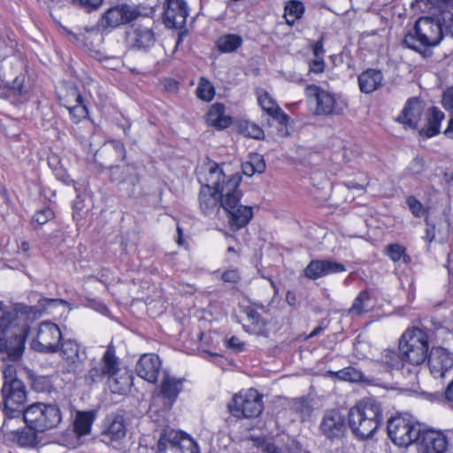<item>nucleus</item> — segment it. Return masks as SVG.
<instances>
[{"label": "nucleus", "instance_id": "1", "mask_svg": "<svg viewBox=\"0 0 453 453\" xmlns=\"http://www.w3.org/2000/svg\"><path fill=\"white\" fill-rule=\"evenodd\" d=\"M16 46L11 32L0 24V60L12 55ZM25 63L18 58L0 64V98L13 105L27 103L32 96V87L22 73Z\"/></svg>", "mask_w": 453, "mask_h": 453}, {"label": "nucleus", "instance_id": "2", "mask_svg": "<svg viewBox=\"0 0 453 453\" xmlns=\"http://www.w3.org/2000/svg\"><path fill=\"white\" fill-rule=\"evenodd\" d=\"M234 173H226L221 165L209 163L202 166L197 173L201 188L198 196L201 213L210 219L215 218L223 208L225 188L234 180Z\"/></svg>", "mask_w": 453, "mask_h": 453}, {"label": "nucleus", "instance_id": "3", "mask_svg": "<svg viewBox=\"0 0 453 453\" xmlns=\"http://www.w3.org/2000/svg\"><path fill=\"white\" fill-rule=\"evenodd\" d=\"M448 34L453 35V13L441 10L436 17H420L414 34L406 35L403 42L408 48L425 56L429 48L437 46Z\"/></svg>", "mask_w": 453, "mask_h": 453}, {"label": "nucleus", "instance_id": "4", "mask_svg": "<svg viewBox=\"0 0 453 453\" xmlns=\"http://www.w3.org/2000/svg\"><path fill=\"white\" fill-rule=\"evenodd\" d=\"M27 328L19 326L18 311H8L0 317V354L6 360L19 361L25 349Z\"/></svg>", "mask_w": 453, "mask_h": 453}, {"label": "nucleus", "instance_id": "5", "mask_svg": "<svg viewBox=\"0 0 453 453\" xmlns=\"http://www.w3.org/2000/svg\"><path fill=\"white\" fill-rule=\"evenodd\" d=\"M382 423L380 404L373 398H365L349 412V425L353 434L360 439L373 435Z\"/></svg>", "mask_w": 453, "mask_h": 453}, {"label": "nucleus", "instance_id": "6", "mask_svg": "<svg viewBox=\"0 0 453 453\" xmlns=\"http://www.w3.org/2000/svg\"><path fill=\"white\" fill-rule=\"evenodd\" d=\"M429 333L426 328L412 326L407 328L399 339L398 349L408 365L414 367L417 376L419 367L425 363L429 351Z\"/></svg>", "mask_w": 453, "mask_h": 453}, {"label": "nucleus", "instance_id": "7", "mask_svg": "<svg viewBox=\"0 0 453 453\" xmlns=\"http://www.w3.org/2000/svg\"><path fill=\"white\" fill-rule=\"evenodd\" d=\"M242 176L234 173V180L228 183V186L223 189L225 191L223 198V211L228 219V226L232 231H238L245 227L253 218V209L251 206L241 204L242 192L240 189Z\"/></svg>", "mask_w": 453, "mask_h": 453}, {"label": "nucleus", "instance_id": "8", "mask_svg": "<svg viewBox=\"0 0 453 453\" xmlns=\"http://www.w3.org/2000/svg\"><path fill=\"white\" fill-rule=\"evenodd\" d=\"M23 419L30 430L43 433L58 426L62 411L58 404L35 403L23 411Z\"/></svg>", "mask_w": 453, "mask_h": 453}, {"label": "nucleus", "instance_id": "9", "mask_svg": "<svg viewBox=\"0 0 453 453\" xmlns=\"http://www.w3.org/2000/svg\"><path fill=\"white\" fill-rule=\"evenodd\" d=\"M120 365L119 358L116 356V349L113 344H109L101 359L96 358L90 360L89 367L84 374V381L86 385L92 386L94 384L108 379L110 376L115 375L118 367Z\"/></svg>", "mask_w": 453, "mask_h": 453}, {"label": "nucleus", "instance_id": "10", "mask_svg": "<svg viewBox=\"0 0 453 453\" xmlns=\"http://www.w3.org/2000/svg\"><path fill=\"white\" fill-rule=\"evenodd\" d=\"M388 434L392 441L400 447H407L418 439L420 425L411 418L396 416L388 421Z\"/></svg>", "mask_w": 453, "mask_h": 453}, {"label": "nucleus", "instance_id": "11", "mask_svg": "<svg viewBox=\"0 0 453 453\" xmlns=\"http://www.w3.org/2000/svg\"><path fill=\"white\" fill-rule=\"evenodd\" d=\"M31 348L42 353H55L58 350L62 340V332L58 326L50 321L41 322L35 329Z\"/></svg>", "mask_w": 453, "mask_h": 453}, {"label": "nucleus", "instance_id": "12", "mask_svg": "<svg viewBox=\"0 0 453 453\" xmlns=\"http://www.w3.org/2000/svg\"><path fill=\"white\" fill-rule=\"evenodd\" d=\"M305 96L315 102V114L319 116L340 115L345 109V104L334 94L317 85H308Z\"/></svg>", "mask_w": 453, "mask_h": 453}, {"label": "nucleus", "instance_id": "13", "mask_svg": "<svg viewBox=\"0 0 453 453\" xmlns=\"http://www.w3.org/2000/svg\"><path fill=\"white\" fill-rule=\"evenodd\" d=\"M229 411L237 418H255L259 416L264 409L262 396L255 389L235 395L228 404Z\"/></svg>", "mask_w": 453, "mask_h": 453}, {"label": "nucleus", "instance_id": "14", "mask_svg": "<svg viewBox=\"0 0 453 453\" xmlns=\"http://www.w3.org/2000/svg\"><path fill=\"white\" fill-rule=\"evenodd\" d=\"M1 393L5 414L10 418L23 414L22 407L27 401V391L21 380L4 381Z\"/></svg>", "mask_w": 453, "mask_h": 453}, {"label": "nucleus", "instance_id": "15", "mask_svg": "<svg viewBox=\"0 0 453 453\" xmlns=\"http://www.w3.org/2000/svg\"><path fill=\"white\" fill-rule=\"evenodd\" d=\"M139 16L136 8L128 4H119L109 8L98 21V27L103 30H111L121 25L134 20Z\"/></svg>", "mask_w": 453, "mask_h": 453}, {"label": "nucleus", "instance_id": "16", "mask_svg": "<svg viewBox=\"0 0 453 453\" xmlns=\"http://www.w3.org/2000/svg\"><path fill=\"white\" fill-rule=\"evenodd\" d=\"M60 356L66 372L73 374L81 373L82 364L88 357L86 348L73 340L63 342Z\"/></svg>", "mask_w": 453, "mask_h": 453}, {"label": "nucleus", "instance_id": "17", "mask_svg": "<svg viewBox=\"0 0 453 453\" xmlns=\"http://www.w3.org/2000/svg\"><path fill=\"white\" fill-rule=\"evenodd\" d=\"M126 42L129 49L148 51L156 43V35L150 27L135 24L126 33Z\"/></svg>", "mask_w": 453, "mask_h": 453}, {"label": "nucleus", "instance_id": "18", "mask_svg": "<svg viewBox=\"0 0 453 453\" xmlns=\"http://www.w3.org/2000/svg\"><path fill=\"white\" fill-rule=\"evenodd\" d=\"M416 443L419 453H445L448 449L447 437L434 429H421Z\"/></svg>", "mask_w": 453, "mask_h": 453}, {"label": "nucleus", "instance_id": "19", "mask_svg": "<svg viewBox=\"0 0 453 453\" xmlns=\"http://www.w3.org/2000/svg\"><path fill=\"white\" fill-rule=\"evenodd\" d=\"M426 359L435 379L443 378L453 368V353L443 347H433Z\"/></svg>", "mask_w": 453, "mask_h": 453}, {"label": "nucleus", "instance_id": "20", "mask_svg": "<svg viewBox=\"0 0 453 453\" xmlns=\"http://www.w3.org/2000/svg\"><path fill=\"white\" fill-rule=\"evenodd\" d=\"M167 444L178 448L182 453H200L199 448L194 440L174 430L165 431L161 434L157 443V452H164Z\"/></svg>", "mask_w": 453, "mask_h": 453}, {"label": "nucleus", "instance_id": "21", "mask_svg": "<svg viewBox=\"0 0 453 453\" xmlns=\"http://www.w3.org/2000/svg\"><path fill=\"white\" fill-rule=\"evenodd\" d=\"M319 427L326 437L329 439L340 438L346 431L345 417L339 410H329L325 412Z\"/></svg>", "mask_w": 453, "mask_h": 453}, {"label": "nucleus", "instance_id": "22", "mask_svg": "<svg viewBox=\"0 0 453 453\" xmlns=\"http://www.w3.org/2000/svg\"><path fill=\"white\" fill-rule=\"evenodd\" d=\"M188 6L184 0H167L164 23L169 28L181 29L187 20Z\"/></svg>", "mask_w": 453, "mask_h": 453}, {"label": "nucleus", "instance_id": "23", "mask_svg": "<svg viewBox=\"0 0 453 453\" xmlns=\"http://www.w3.org/2000/svg\"><path fill=\"white\" fill-rule=\"evenodd\" d=\"M343 264L334 260L315 259L311 260L304 269V275L308 279L317 280L332 273L345 272Z\"/></svg>", "mask_w": 453, "mask_h": 453}, {"label": "nucleus", "instance_id": "24", "mask_svg": "<svg viewBox=\"0 0 453 453\" xmlns=\"http://www.w3.org/2000/svg\"><path fill=\"white\" fill-rule=\"evenodd\" d=\"M161 369V361L153 353L143 354L135 365L137 375L150 383H155Z\"/></svg>", "mask_w": 453, "mask_h": 453}, {"label": "nucleus", "instance_id": "25", "mask_svg": "<svg viewBox=\"0 0 453 453\" xmlns=\"http://www.w3.org/2000/svg\"><path fill=\"white\" fill-rule=\"evenodd\" d=\"M126 433L125 418L122 414L114 413L106 418L105 427L103 433L104 439L117 441L125 437Z\"/></svg>", "mask_w": 453, "mask_h": 453}, {"label": "nucleus", "instance_id": "26", "mask_svg": "<svg viewBox=\"0 0 453 453\" xmlns=\"http://www.w3.org/2000/svg\"><path fill=\"white\" fill-rule=\"evenodd\" d=\"M133 379L131 372L121 368L119 365L116 374L110 376L107 379V383L112 393L124 395L129 391L133 385Z\"/></svg>", "mask_w": 453, "mask_h": 453}, {"label": "nucleus", "instance_id": "27", "mask_svg": "<svg viewBox=\"0 0 453 453\" xmlns=\"http://www.w3.org/2000/svg\"><path fill=\"white\" fill-rule=\"evenodd\" d=\"M358 86L363 93L370 94L381 87L383 74L376 69H367L361 73L357 78Z\"/></svg>", "mask_w": 453, "mask_h": 453}, {"label": "nucleus", "instance_id": "28", "mask_svg": "<svg viewBox=\"0 0 453 453\" xmlns=\"http://www.w3.org/2000/svg\"><path fill=\"white\" fill-rule=\"evenodd\" d=\"M110 179L119 184L127 183L132 187L139 181L134 167L129 165L111 166Z\"/></svg>", "mask_w": 453, "mask_h": 453}, {"label": "nucleus", "instance_id": "29", "mask_svg": "<svg viewBox=\"0 0 453 453\" xmlns=\"http://www.w3.org/2000/svg\"><path fill=\"white\" fill-rule=\"evenodd\" d=\"M183 379H177L169 374H165L161 385L160 394L163 398L173 403L183 389Z\"/></svg>", "mask_w": 453, "mask_h": 453}, {"label": "nucleus", "instance_id": "30", "mask_svg": "<svg viewBox=\"0 0 453 453\" xmlns=\"http://www.w3.org/2000/svg\"><path fill=\"white\" fill-rule=\"evenodd\" d=\"M421 116V106L419 102L414 98L409 99L401 115L397 119L399 122L411 127L417 128Z\"/></svg>", "mask_w": 453, "mask_h": 453}, {"label": "nucleus", "instance_id": "31", "mask_svg": "<svg viewBox=\"0 0 453 453\" xmlns=\"http://www.w3.org/2000/svg\"><path fill=\"white\" fill-rule=\"evenodd\" d=\"M258 103L262 109L280 124L288 122V115L280 108L269 93L264 91L258 95Z\"/></svg>", "mask_w": 453, "mask_h": 453}, {"label": "nucleus", "instance_id": "32", "mask_svg": "<svg viewBox=\"0 0 453 453\" xmlns=\"http://www.w3.org/2000/svg\"><path fill=\"white\" fill-rule=\"evenodd\" d=\"M207 122L210 126L220 130L231 124V118L225 115V106L216 103L211 106L207 113Z\"/></svg>", "mask_w": 453, "mask_h": 453}, {"label": "nucleus", "instance_id": "33", "mask_svg": "<svg viewBox=\"0 0 453 453\" xmlns=\"http://www.w3.org/2000/svg\"><path fill=\"white\" fill-rule=\"evenodd\" d=\"M70 96H72L74 101V104H68L67 110L73 122L78 123L82 119H85L87 117L88 109L87 106L84 104L83 98L77 88H72L70 89Z\"/></svg>", "mask_w": 453, "mask_h": 453}, {"label": "nucleus", "instance_id": "34", "mask_svg": "<svg viewBox=\"0 0 453 453\" xmlns=\"http://www.w3.org/2000/svg\"><path fill=\"white\" fill-rule=\"evenodd\" d=\"M376 363L384 365L388 371L403 370L407 364L400 352L392 349L384 350L380 359L377 360Z\"/></svg>", "mask_w": 453, "mask_h": 453}, {"label": "nucleus", "instance_id": "35", "mask_svg": "<svg viewBox=\"0 0 453 453\" xmlns=\"http://www.w3.org/2000/svg\"><path fill=\"white\" fill-rule=\"evenodd\" d=\"M444 119V113L437 107L431 108L428 118L426 128L421 130L426 137H433L440 133V126L441 120Z\"/></svg>", "mask_w": 453, "mask_h": 453}, {"label": "nucleus", "instance_id": "36", "mask_svg": "<svg viewBox=\"0 0 453 453\" xmlns=\"http://www.w3.org/2000/svg\"><path fill=\"white\" fill-rule=\"evenodd\" d=\"M94 419L92 411H78L73 421L75 434L78 436L88 434Z\"/></svg>", "mask_w": 453, "mask_h": 453}, {"label": "nucleus", "instance_id": "37", "mask_svg": "<svg viewBox=\"0 0 453 453\" xmlns=\"http://www.w3.org/2000/svg\"><path fill=\"white\" fill-rule=\"evenodd\" d=\"M334 374L340 380L350 381V382H362L365 384H372L374 380L370 377H366L360 370L349 366L342 369Z\"/></svg>", "mask_w": 453, "mask_h": 453}, {"label": "nucleus", "instance_id": "38", "mask_svg": "<svg viewBox=\"0 0 453 453\" xmlns=\"http://www.w3.org/2000/svg\"><path fill=\"white\" fill-rule=\"evenodd\" d=\"M304 10V5L301 1L291 0L288 2L284 8V18L287 24L293 26L296 20L303 17Z\"/></svg>", "mask_w": 453, "mask_h": 453}, {"label": "nucleus", "instance_id": "39", "mask_svg": "<svg viewBox=\"0 0 453 453\" xmlns=\"http://www.w3.org/2000/svg\"><path fill=\"white\" fill-rule=\"evenodd\" d=\"M242 38L234 34L222 35L217 42V47L219 51L230 53L235 51L242 44Z\"/></svg>", "mask_w": 453, "mask_h": 453}, {"label": "nucleus", "instance_id": "40", "mask_svg": "<svg viewBox=\"0 0 453 453\" xmlns=\"http://www.w3.org/2000/svg\"><path fill=\"white\" fill-rule=\"evenodd\" d=\"M370 295L367 291H361L355 298L350 309L349 313L360 315L370 310L369 307Z\"/></svg>", "mask_w": 453, "mask_h": 453}, {"label": "nucleus", "instance_id": "41", "mask_svg": "<svg viewBox=\"0 0 453 453\" xmlns=\"http://www.w3.org/2000/svg\"><path fill=\"white\" fill-rule=\"evenodd\" d=\"M442 104L446 110L450 111L453 114V87L449 88L443 93ZM444 134L449 138H453V117L449 120Z\"/></svg>", "mask_w": 453, "mask_h": 453}, {"label": "nucleus", "instance_id": "42", "mask_svg": "<svg viewBox=\"0 0 453 453\" xmlns=\"http://www.w3.org/2000/svg\"><path fill=\"white\" fill-rule=\"evenodd\" d=\"M196 93L198 98L206 102L212 100L215 94L212 84L204 77L200 78Z\"/></svg>", "mask_w": 453, "mask_h": 453}, {"label": "nucleus", "instance_id": "43", "mask_svg": "<svg viewBox=\"0 0 453 453\" xmlns=\"http://www.w3.org/2000/svg\"><path fill=\"white\" fill-rule=\"evenodd\" d=\"M245 313L249 321L254 326L251 331L253 333H259L263 330L265 326V320L261 318L260 314L256 309V305L249 306L245 309Z\"/></svg>", "mask_w": 453, "mask_h": 453}, {"label": "nucleus", "instance_id": "44", "mask_svg": "<svg viewBox=\"0 0 453 453\" xmlns=\"http://www.w3.org/2000/svg\"><path fill=\"white\" fill-rule=\"evenodd\" d=\"M425 170L426 165L424 159L420 157H416L406 168L405 173L410 176H419Z\"/></svg>", "mask_w": 453, "mask_h": 453}, {"label": "nucleus", "instance_id": "45", "mask_svg": "<svg viewBox=\"0 0 453 453\" xmlns=\"http://www.w3.org/2000/svg\"><path fill=\"white\" fill-rule=\"evenodd\" d=\"M406 203L414 217L420 218L426 215V208L415 196H408L406 199Z\"/></svg>", "mask_w": 453, "mask_h": 453}, {"label": "nucleus", "instance_id": "46", "mask_svg": "<svg viewBox=\"0 0 453 453\" xmlns=\"http://www.w3.org/2000/svg\"><path fill=\"white\" fill-rule=\"evenodd\" d=\"M54 218V212L50 207H44L35 211L33 216V222L39 226L46 224Z\"/></svg>", "mask_w": 453, "mask_h": 453}, {"label": "nucleus", "instance_id": "47", "mask_svg": "<svg viewBox=\"0 0 453 453\" xmlns=\"http://www.w3.org/2000/svg\"><path fill=\"white\" fill-rule=\"evenodd\" d=\"M405 248L397 243L389 244L387 247V255L394 262H397L401 260V258H405Z\"/></svg>", "mask_w": 453, "mask_h": 453}, {"label": "nucleus", "instance_id": "48", "mask_svg": "<svg viewBox=\"0 0 453 453\" xmlns=\"http://www.w3.org/2000/svg\"><path fill=\"white\" fill-rule=\"evenodd\" d=\"M104 151H113L118 160H123L126 157V150L124 144L119 141H111L104 147Z\"/></svg>", "mask_w": 453, "mask_h": 453}, {"label": "nucleus", "instance_id": "49", "mask_svg": "<svg viewBox=\"0 0 453 453\" xmlns=\"http://www.w3.org/2000/svg\"><path fill=\"white\" fill-rule=\"evenodd\" d=\"M294 409L297 413H300L303 419L309 417L312 412V407L311 403L304 398L297 400L294 403Z\"/></svg>", "mask_w": 453, "mask_h": 453}, {"label": "nucleus", "instance_id": "50", "mask_svg": "<svg viewBox=\"0 0 453 453\" xmlns=\"http://www.w3.org/2000/svg\"><path fill=\"white\" fill-rule=\"evenodd\" d=\"M73 4L84 9L87 12L97 10L104 0H72Z\"/></svg>", "mask_w": 453, "mask_h": 453}, {"label": "nucleus", "instance_id": "51", "mask_svg": "<svg viewBox=\"0 0 453 453\" xmlns=\"http://www.w3.org/2000/svg\"><path fill=\"white\" fill-rule=\"evenodd\" d=\"M249 162L254 166L257 173H262L265 170V163L263 157L259 154H252L250 156Z\"/></svg>", "mask_w": 453, "mask_h": 453}, {"label": "nucleus", "instance_id": "52", "mask_svg": "<svg viewBox=\"0 0 453 453\" xmlns=\"http://www.w3.org/2000/svg\"><path fill=\"white\" fill-rule=\"evenodd\" d=\"M221 279L226 283H238L241 280V275L237 269H231L224 272Z\"/></svg>", "mask_w": 453, "mask_h": 453}, {"label": "nucleus", "instance_id": "53", "mask_svg": "<svg viewBox=\"0 0 453 453\" xmlns=\"http://www.w3.org/2000/svg\"><path fill=\"white\" fill-rule=\"evenodd\" d=\"M309 70L314 73H321L325 70V62L323 58H316L309 62Z\"/></svg>", "mask_w": 453, "mask_h": 453}, {"label": "nucleus", "instance_id": "54", "mask_svg": "<svg viewBox=\"0 0 453 453\" xmlns=\"http://www.w3.org/2000/svg\"><path fill=\"white\" fill-rule=\"evenodd\" d=\"M247 135L254 139H260L264 135V131L256 124H248L246 127Z\"/></svg>", "mask_w": 453, "mask_h": 453}, {"label": "nucleus", "instance_id": "55", "mask_svg": "<svg viewBox=\"0 0 453 453\" xmlns=\"http://www.w3.org/2000/svg\"><path fill=\"white\" fill-rule=\"evenodd\" d=\"M245 343L242 342L238 337L232 336L227 341V347L236 352H241L244 349Z\"/></svg>", "mask_w": 453, "mask_h": 453}, {"label": "nucleus", "instance_id": "56", "mask_svg": "<svg viewBox=\"0 0 453 453\" xmlns=\"http://www.w3.org/2000/svg\"><path fill=\"white\" fill-rule=\"evenodd\" d=\"M4 381L19 380L15 378L16 368L12 365H6L2 367Z\"/></svg>", "mask_w": 453, "mask_h": 453}, {"label": "nucleus", "instance_id": "57", "mask_svg": "<svg viewBox=\"0 0 453 453\" xmlns=\"http://www.w3.org/2000/svg\"><path fill=\"white\" fill-rule=\"evenodd\" d=\"M426 225H427V228L426 229V235H425V239L431 242L434 241V237H435V226L434 225H431L428 218H426L425 219Z\"/></svg>", "mask_w": 453, "mask_h": 453}, {"label": "nucleus", "instance_id": "58", "mask_svg": "<svg viewBox=\"0 0 453 453\" xmlns=\"http://www.w3.org/2000/svg\"><path fill=\"white\" fill-rule=\"evenodd\" d=\"M312 51L316 58H323L325 50L323 47V38L322 37L312 45Z\"/></svg>", "mask_w": 453, "mask_h": 453}, {"label": "nucleus", "instance_id": "59", "mask_svg": "<svg viewBox=\"0 0 453 453\" xmlns=\"http://www.w3.org/2000/svg\"><path fill=\"white\" fill-rule=\"evenodd\" d=\"M65 301L62 299H49V298H42L39 300L38 306L42 308V310H46L47 307L53 305L55 303H64Z\"/></svg>", "mask_w": 453, "mask_h": 453}, {"label": "nucleus", "instance_id": "60", "mask_svg": "<svg viewBox=\"0 0 453 453\" xmlns=\"http://www.w3.org/2000/svg\"><path fill=\"white\" fill-rule=\"evenodd\" d=\"M425 4H430L434 7L442 8L449 7V0H420Z\"/></svg>", "mask_w": 453, "mask_h": 453}, {"label": "nucleus", "instance_id": "61", "mask_svg": "<svg viewBox=\"0 0 453 453\" xmlns=\"http://www.w3.org/2000/svg\"><path fill=\"white\" fill-rule=\"evenodd\" d=\"M72 88H76L75 86H69L66 88V94L60 96V100L62 102V104L67 109V104H74V101L72 97V96H70V89Z\"/></svg>", "mask_w": 453, "mask_h": 453}, {"label": "nucleus", "instance_id": "62", "mask_svg": "<svg viewBox=\"0 0 453 453\" xmlns=\"http://www.w3.org/2000/svg\"><path fill=\"white\" fill-rule=\"evenodd\" d=\"M242 172L247 176H252L255 173H257V171H255L254 166H252L249 161L242 164Z\"/></svg>", "mask_w": 453, "mask_h": 453}, {"label": "nucleus", "instance_id": "63", "mask_svg": "<svg viewBox=\"0 0 453 453\" xmlns=\"http://www.w3.org/2000/svg\"><path fill=\"white\" fill-rule=\"evenodd\" d=\"M444 395L447 400H453V380L447 386Z\"/></svg>", "mask_w": 453, "mask_h": 453}, {"label": "nucleus", "instance_id": "64", "mask_svg": "<svg viewBox=\"0 0 453 453\" xmlns=\"http://www.w3.org/2000/svg\"><path fill=\"white\" fill-rule=\"evenodd\" d=\"M35 441V434H32L31 437H25L23 435H21L19 438V441L21 445H30L34 442Z\"/></svg>", "mask_w": 453, "mask_h": 453}]
</instances>
